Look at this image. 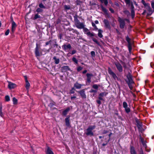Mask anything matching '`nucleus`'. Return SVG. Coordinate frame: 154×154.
I'll use <instances>...</instances> for the list:
<instances>
[{
    "instance_id": "7c9ffc66",
    "label": "nucleus",
    "mask_w": 154,
    "mask_h": 154,
    "mask_svg": "<svg viewBox=\"0 0 154 154\" xmlns=\"http://www.w3.org/2000/svg\"><path fill=\"white\" fill-rule=\"evenodd\" d=\"M120 62L121 63H122V65H123V66L124 68V71H125V69L127 68L126 64L125 63L123 62L122 60H120Z\"/></svg>"
},
{
    "instance_id": "b1692460",
    "label": "nucleus",
    "mask_w": 154,
    "mask_h": 154,
    "mask_svg": "<svg viewBox=\"0 0 154 154\" xmlns=\"http://www.w3.org/2000/svg\"><path fill=\"white\" fill-rule=\"evenodd\" d=\"M108 136H107L108 135H104L103 136V139H102V142L103 141H106V139H109V140H110V136L111 135H108Z\"/></svg>"
},
{
    "instance_id": "f8f14e48",
    "label": "nucleus",
    "mask_w": 154,
    "mask_h": 154,
    "mask_svg": "<svg viewBox=\"0 0 154 154\" xmlns=\"http://www.w3.org/2000/svg\"><path fill=\"white\" fill-rule=\"evenodd\" d=\"M140 136V141L141 142V143L143 145V146L145 147V149L147 147V146L146 143V140H145L142 137L141 135Z\"/></svg>"
},
{
    "instance_id": "49530a36",
    "label": "nucleus",
    "mask_w": 154,
    "mask_h": 154,
    "mask_svg": "<svg viewBox=\"0 0 154 154\" xmlns=\"http://www.w3.org/2000/svg\"><path fill=\"white\" fill-rule=\"evenodd\" d=\"M5 100L6 101H10V99L9 96L6 95L5 96Z\"/></svg>"
},
{
    "instance_id": "a18cd8bd",
    "label": "nucleus",
    "mask_w": 154,
    "mask_h": 154,
    "mask_svg": "<svg viewBox=\"0 0 154 154\" xmlns=\"http://www.w3.org/2000/svg\"><path fill=\"white\" fill-rule=\"evenodd\" d=\"M36 11L37 12H38V13L42 12H43V10L39 8H38L36 9Z\"/></svg>"
},
{
    "instance_id": "69168bd1",
    "label": "nucleus",
    "mask_w": 154,
    "mask_h": 154,
    "mask_svg": "<svg viewBox=\"0 0 154 154\" xmlns=\"http://www.w3.org/2000/svg\"><path fill=\"white\" fill-rule=\"evenodd\" d=\"M151 6H152V8L154 9V2H152Z\"/></svg>"
},
{
    "instance_id": "ea45409f",
    "label": "nucleus",
    "mask_w": 154,
    "mask_h": 154,
    "mask_svg": "<svg viewBox=\"0 0 154 154\" xmlns=\"http://www.w3.org/2000/svg\"><path fill=\"white\" fill-rule=\"evenodd\" d=\"M138 128L139 129V131L141 132V134H142L143 132L144 131V130L142 126H141L140 127H138Z\"/></svg>"
},
{
    "instance_id": "e433bc0d",
    "label": "nucleus",
    "mask_w": 154,
    "mask_h": 154,
    "mask_svg": "<svg viewBox=\"0 0 154 154\" xmlns=\"http://www.w3.org/2000/svg\"><path fill=\"white\" fill-rule=\"evenodd\" d=\"M86 34L88 36L90 37H93L94 36V34L93 33H91L90 32H88Z\"/></svg>"
},
{
    "instance_id": "13d9d810",
    "label": "nucleus",
    "mask_w": 154,
    "mask_h": 154,
    "mask_svg": "<svg viewBox=\"0 0 154 154\" xmlns=\"http://www.w3.org/2000/svg\"><path fill=\"white\" fill-rule=\"evenodd\" d=\"M90 92L91 93H96L97 92V91L93 90V89H91L90 91Z\"/></svg>"
},
{
    "instance_id": "20e7f679",
    "label": "nucleus",
    "mask_w": 154,
    "mask_h": 154,
    "mask_svg": "<svg viewBox=\"0 0 154 154\" xmlns=\"http://www.w3.org/2000/svg\"><path fill=\"white\" fill-rule=\"evenodd\" d=\"M96 128V126L95 125L93 126H90L87 129L86 135H93V133L92 131Z\"/></svg>"
},
{
    "instance_id": "2eb2a0df",
    "label": "nucleus",
    "mask_w": 154,
    "mask_h": 154,
    "mask_svg": "<svg viewBox=\"0 0 154 154\" xmlns=\"http://www.w3.org/2000/svg\"><path fill=\"white\" fill-rule=\"evenodd\" d=\"M8 88L9 89H13L16 87V84L9 81H8Z\"/></svg>"
},
{
    "instance_id": "f03ea898",
    "label": "nucleus",
    "mask_w": 154,
    "mask_h": 154,
    "mask_svg": "<svg viewBox=\"0 0 154 154\" xmlns=\"http://www.w3.org/2000/svg\"><path fill=\"white\" fill-rule=\"evenodd\" d=\"M141 2L144 5L145 8H146L148 11L149 14H147L148 16L151 15L152 13V10L149 4L148 3H146L144 0H142Z\"/></svg>"
},
{
    "instance_id": "a878e982",
    "label": "nucleus",
    "mask_w": 154,
    "mask_h": 154,
    "mask_svg": "<svg viewBox=\"0 0 154 154\" xmlns=\"http://www.w3.org/2000/svg\"><path fill=\"white\" fill-rule=\"evenodd\" d=\"M53 59V60H54V62L55 64H57L59 63V59L58 58H57L56 57L54 56V57Z\"/></svg>"
},
{
    "instance_id": "5701e85b",
    "label": "nucleus",
    "mask_w": 154,
    "mask_h": 154,
    "mask_svg": "<svg viewBox=\"0 0 154 154\" xmlns=\"http://www.w3.org/2000/svg\"><path fill=\"white\" fill-rule=\"evenodd\" d=\"M109 141V139H106V141H104L103 142H102V140L101 141V143H102V146H106L108 143Z\"/></svg>"
},
{
    "instance_id": "338daca9",
    "label": "nucleus",
    "mask_w": 154,
    "mask_h": 154,
    "mask_svg": "<svg viewBox=\"0 0 154 154\" xmlns=\"http://www.w3.org/2000/svg\"><path fill=\"white\" fill-rule=\"evenodd\" d=\"M74 92H74V91H73V90H71L70 91L69 93L70 94H74Z\"/></svg>"
},
{
    "instance_id": "473e14b6",
    "label": "nucleus",
    "mask_w": 154,
    "mask_h": 154,
    "mask_svg": "<svg viewBox=\"0 0 154 154\" xmlns=\"http://www.w3.org/2000/svg\"><path fill=\"white\" fill-rule=\"evenodd\" d=\"M108 94V93L107 92H104L100 93L99 94V96L102 97H103L104 96H106Z\"/></svg>"
},
{
    "instance_id": "a211bd4d",
    "label": "nucleus",
    "mask_w": 154,
    "mask_h": 154,
    "mask_svg": "<svg viewBox=\"0 0 154 154\" xmlns=\"http://www.w3.org/2000/svg\"><path fill=\"white\" fill-rule=\"evenodd\" d=\"M87 77V80L89 83L91 82V77L93 76V75L91 73H87L86 74Z\"/></svg>"
},
{
    "instance_id": "f704fd0d",
    "label": "nucleus",
    "mask_w": 154,
    "mask_h": 154,
    "mask_svg": "<svg viewBox=\"0 0 154 154\" xmlns=\"http://www.w3.org/2000/svg\"><path fill=\"white\" fill-rule=\"evenodd\" d=\"M127 83L128 84V85L129 88H130V89L131 90H132L133 88V87L132 85V84H134V83Z\"/></svg>"
},
{
    "instance_id": "8fccbe9b",
    "label": "nucleus",
    "mask_w": 154,
    "mask_h": 154,
    "mask_svg": "<svg viewBox=\"0 0 154 154\" xmlns=\"http://www.w3.org/2000/svg\"><path fill=\"white\" fill-rule=\"evenodd\" d=\"M92 26L95 29L97 30L98 29L95 24L94 22H92Z\"/></svg>"
},
{
    "instance_id": "603ef678",
    "label": "nucleus",
    "mask_w": 154,
    "mask_h": 154,
    "mask_svg": "<svg viewBox=\"0 0 154 154\" xmlns=\"http://www.w3.org/2000/svg\"><path fill=\"white\" fill-rule=\"evenodd\" d=\"M92 87L94 89H97L98 88V85H97L94 84L93 85Z\"/></svg>"
},
{
    "instance_id": "4468645a",
    "label": "nucleus",
    "mask_w": 154,
    "mask_h": 154,
    "mask_svg": "<svg viewBox=\"0 0 154 154\" xmlns=\"http://www.w3.org/2000/svg\"><path fill=\"white\" fill-rule=\"evenodd\" d=\"M17 26V25L15 22L13 21L12 23V28L11 32V34H13L14 33Z\"/></svg>"
},
{
    "instance_id": "09e8293b",
    "label": "nucleus",
    "mask_w": 154,
    "mask_h": 154,
    "mask_svg": "<svg viewBox=\"0 0 154 154\" xmlns=\"http://www.w3.org/2000/svg\"><path fill=\"white\" fill-rule=\"evenodd\" d=\"M72 60L76 64L78 63V61L75 57H73L72 59Z\"/></svg>"
},
{
    "instance_id": "58836bf2",
    "label": "nucleus",
    "mask_w": 154,
    "mask_h": 154,
    "mask_svg": "<svg viewBox=\"0 0 154 154\" xmlns=\"http://www.w3.org/2000/svg\"><path fill=\"white\" fill-rule=\"evenodd\" d=\"M92 39L93 41L95 42L96 44H97V45H100L99 42L97 41V40L96 38H92Z\"/></svg>"
},
{
    "instance_id": "3c124183",
    "label": "nucleus",
    "mask_w": 154,
    "mask_h": 154,
    "mask_svg": "<svg viewBox=\"0 0 154 154\" xmlns=\"http://www.w3.org/2000/svg\"><path fill=\"white\" fill-rule=\"evenodd\" d=\"M2 107H0V116L2 117H3V114L2 111Z\"/></svg>"
},
{
    "instance_id": "5fc2aeb1",
    "label": "nucleus",
    "mask_w": 154,
    "mask_h": 154,
    "mask_svg": "<svg viewBox=\"0 0 154 154\" xmlns=\"http://www.w3.org/2000/svg\"><path fill=\"white\" fill-rule=\"evenodd\" d=\"M91 55L92 57H94L95 56V52L94 51H91Z\"/></svg>"
},
{
    "instance_id": "f257e3e1",
    "label": "nucleus",
    "mask_w": 154,
    "mask_h": 154,
    "mask_svg": "<svg viewBox=\"0 0 154 154\" xmlns=\"http://www.w3.org/2000/svg\"><path fill=\"white\" fill-rule=\"evenodd\" d=\"M74 22L76 26L78 29H81L85 26L84 23H80L78 19V16L76 15L74 16Z\"/></svg>"
},
{
    "instance_id": "ddd939ff",
    "label": "nucleus",
    "mask_w": 154,
    "mask_h": 154,
    "mask_svg": "<svg viewBox=\"0 0 154 154\" xmlns=\"http://www.w3.org/2000/svg\"><path fill=\"white\" fill-rule=\"evenodd\" d=\"M80 95V96L83 98H86V96L85 93V89H82L80 91H77Z\"/></svg>"
},
{
    "instance_id": "dca6fc26",
    "label": "nucleus",
    "mask_w": 154,
    "mask_h": 154,
    "mask_svg": "<svg viewBox=\"0 0 154 154\" xmlns=\"http://www.w3.org/2000/svg\"><path fill=\"white\" fill-rule=\"evenodd\" d=\"M70 70V69L68 66H63L61 68V71L62 72H65L67 71Z\"/></svg>"
},
{
    "instance_id": "864d4df0",
    "label": "nucleus",
    "mask_w": 154,
    "mask_h": 154,
    "mask_svg": "<svg viewBox=\"0 0 154 154\" xmlns=\"http://www.w3.org/2000/svg\"><path fill=\"white\" fill-rule=\"evenodd\" d=\"M83 69V68L80 66L78 67L77 68V71L78 72H79Z\"/></svg>"
},
{
    "instance_id": "0eeeda50",
    "label": "nucleus",
    "mask_w": 154,
    "mask_h": 154,
    "mask_svg": "<svg viewBox=\"0 0 154 154\" xmlns=\"http://www.w3.org/2000/svg\"><path fill=\"white\" fill-rule=\"evenodd\" d=\"M114 63L118 71L120 72H122L123 68L121 65L118 62H115Z\"/></svg>"
},
{
    "instance_id": "6e6552de",
    "label": "nucleus",
    "mask_w": 154,
    "mask_h": 154,
    "mask_svg": "<svg viewBox=\"0 0 154 154\" xmlns=\"http://www.w3.org/2000/svg\"><path fill=\"white\" fill-rule=\"evenodd\" d=\"M123 107L125 108V112L128 113L130 111V108L128 107V105L127 103L125 102H124L123 103Z\"/></svg>"
},
{
    "instance_id": "393cba45",
    "label": "nucleus",
    "mask_w": 154,
    "mask_h": 154,
    "mask_svg": "<svg viewBox=\"0 0 154 154\" xmlns=\"http://www.w3.org/2000/svg\"><path fill=\"white\" fill-rule=\"evenodd\" d=\"M70 110V108L69 107H68L66 108L65 110H64L63 112V116H66L67 113V112Z\"/></svg>"
},
{
    "instance_id": "412c9836",
    "label": "nucleus",
    "mask_w": 154,
    "mask_h": 154,
    "mask_svg": "<svg viewBox=\"0 0 154 154\" xmlns=\"http://www.w3.org/2000/svg\"><path fill=\"white\" fill-rule=\"evenodd\" d=\"M71 46L70 44H68L67 45H64L62 46V48L65 50H66L67 49H70L71 48Z\"/></svg>"
},
{
    "instance_id": "423d86ee",
    "label": "nucleus",
    "mask_w": 154,
    "mask_h": 154,
    "mask_svg": "<svg viewBox=\"0 0 154 154\" xmlns=\"http://www.w3.org/2000/svg\"><path fill=\"white\" fill-rule=\"evenodd\" d=\"M108 71L109 73L112 76L115 80H118L117 76L110 68H109Z\"/></svg>"
},
{
    "instance_id": "9d476101",
    "label": "nucleus",
    "mask_w": 154,
    "mask_h": 154,
    "mask_svg": "<svg viewBox=\"0 0 154 154\" xmlns=\"http://www.w3.org/2000/svg\"><path fill=\"white\" fill-rule=\"evenodd\" d=\"M126 76L128 79V81H126L127 83H134V82L132 80V76L130 72H128Z\"/></svg>"
},
{
    "instance_id": "a19ab883",
    "label": "nucleus",
    "mask_w": 154,
    "mask_h": 154,
    "mask_svg": "<svg viewBox=\"0 0 154 154\" xmlns=\"http://www.w3.org/2000/svg\"><path fill=\"white\" fill-rule=\"evenodd\" d=\"M40 16L38 14H35V17L33 18L34 20H35L38 18H40Z\"/></svg>"
},
{
    "instance_id": "6e6d98bb",
    "label": "nucleus",
    "mask_w": 154,
    "mask_h": 154,
    "mask_svg": "<svg viewBox=\"0 0 154 154\" xmlns=\"http://www.w3.org/2000/svg\"><path fill=\"white\" fill-rule=\"evenodd\" d=\"M103 2L104 4L105 5L107 6L108 4V0H103Z\"/></svg>"
},
{
    "instance_id": "f3484780",
    "label": "nucleus",
    "mask_w": 154,
    "mask_h": 154,
    "mask_svg": "<svg viewBox=\"0 0 154 154\" xmlns=\"http://www.w3.org/2000/svg\"><path fill=\"white\" fill-rule=\"evenodd\" d=\"M46 154H54L52 150V149L49 147L48 146L47 149L45 150Z\"/></svg>"
},
{
    "instance_id": "7ed1b4c3",
    "label": "nucleus",
    "mask_w": 154,
    "mask_h": 154,
    "mask_svg": "<svg viewBox=\"0 0 154 154\" xmlns=\"http://www.w3.org/2000/svg\"><path fill=\"white\" fill-rule=\"evenodd\" d=\"M139 152L140 154H144L143 150L142 148L140 149ZM130 154H137L134 147L131 145H130Z\"/></svg>"
},
{
    "instance_id": "79ce46f5",
    "label": "nucleus",
    "mask_w": 154,
    "mask_h": 154,
    "mask_svg": "<svg viewBox=\"0 0 154 154\" xmlns=\"http://www.w3.org/2000/svg\"><path fill=\"white\" fill-rule=\"evenodd\" d=\"M13 103L14 104H16L17 103V100L15 97H14L13 99Z\"/></svg>"
},
{
    "instance_id": "0e129e2a",
    "label": "nucleus",
    "mask_w": 154,
    "mask_h": 154,
    "mask_svg": "<svg viewBox=\"0 0 154 154\" xmlns=\"http://www.w3.org/2000/svg\"><path fill=\"white\" fill-rule=\"evenodd\" d=\"M61 22L60 20V19H58L57 21V24H58L60 23Z\"/></svg>"
},
{
    "instance_id": "de8ad7c7",
    "label": "nucleus",
    "mask_w": 154,
    "mask_h": 154,
    "mask_svg": "<svg viewBox=\"0 0 154 154\" xmlns=\"http://www.w3.org/2000/svg\"><path fill=\"white\" fill-rule=\"evenodd\" d=\"M82 29H83V31L85 32V34L87 32H89V30L86 28L84 26L83 28H82Z\"/></svg>"
},
{
    "instance_id": "39448f33",
    "label": "nucleus",
    "mask_w": 154,
    "mask_h": 154,
    "mask_svg": "<svg viewBox=\"0 0 154 154\" xmlns=\"http://www.w3.org/2000/svg\"><path fill=\"white\" fill-rule=\"evenodd\" d=\"M128 20L126 19H121L120 17L118 18V21L119 23V26L120 28L123 29L125 26V20Z\"/></svg>"
},
{
    "instance_id": "bb28decb",
    "label": "nucleus",
    "mask_w": 154,
    "mask_h": 154,
    "mask_svg": "<svg viewBox=\"0 0 154 154\" xmlns=\"http://www.w3.org/2000/svg\"><path fill=\"white\" fill-rule=\"evenodd\" d=\"M98 36L100 38H101L103 37L102 33L103 32V31L101 29H99L98 30Z\"/></svg>"
},
{
    "instance_id": "c03bdc74",
    "label": "nucleus",
    "mask_w": 154,
    "mask_h": 154,
    "mask_svg": "<svg viewBox=\"0 0 154 154\" xmlns=\"http://www.w3.org/2000/svg\"><path fill=\"white\" fill-rule=\"evenodd\" d=\"M128 48L129 52H131L132 50V44L130 45H128Z\"/></svg>"
},
{
    "instance_id": "774afa93",
    "label": "nucleus",
    "mask_w": 154,
    "mask_h": 154,
    "mask_svg": "<svg viewBox=\"0 0 154 154\" xmlns=\"http://www.w3.org/2000/svg\"><path fill=\"white\" fill-rule=\"evenodd\" d=\"M76 52V51L75 50H73L72 51V54H75Z\"/></svg>"
},
{
    "instance_id": "4c0bfd02",
    "label": "nucleus",
    "mask_w": 154,
    "mask_h": 154,
    "mask_svg": "<svg viewBox=\"0 0 154 154\" xmlns=\"http://www.w3.org/2000/svg\"><path fill=\"white\" fill-rule=\"evenodd\" d=\"M39 7L41 8L45 9L46 7L43 5L42 3H41L39 4Z\"/></svg>"
},
{
    "instance_id": "bf43d9fd",
    "label": "nucleus",
    "mask_w": 154,
    "mask_h": 154,
    "mask_svg": "<svg viewBox=\"0 0 154 154\" xmlns=\"http://www.w3.org/2000/svg\"><path fill=\"white\" fill-rule=\"evenodd\" d=\"M109 10L112 13H114V10L111 8H109Z\"/></svg>"
},
{
    "instance_id": "9b49d317",
    "label": "nucleus",
    "mask_w": 154,
    "mask_h": 154,
    "mask_svg": "<svg viewBox=\"0 0 154 154\" xmlns=\"http://www.w3.org/2000/svg\"><path fill=\"white\" fill-rule=\"evenodd\" d=\"M103 22L105 24V26L106 28L108 29L109 30L111 29V26L108 20L107 19H104Z\"/></svg>"
},
{
    "instance_id": "6ab92c4d",
    "label": "nucleus",
    "mask_w": 154,
    "mask_h": 154,
    "mask_svg": "<svg viewBox=\"0 0 154 154\" xmlns=\"http://www.w3.org/2000/svg\"><path fill=\"white\" fill-rule=\"evenodd\" d=\"M70 116H68L65 119V124L66 126L69 127L70 126Z\"/></svg>"
},
{
    "instance_id": "c756f323",
    "label": "nucleus",
    "mask_w": 154,
    "mask_h": 154,
    "mask_svg": "<svg viewBox=\"0 0 154 154\" xmlns=\"http://www.w3.org/2000/svg\"><path fill=\"white\" fill-rule=\"evenodd\" d=\"M136 122L137 123V125L138 127H140L141 126H142V122L139 120H136Z\"/></svg>"
},
{
    "instance_id": "2f4dec72",
    "label": "nucleus",
    "mask_w": 154,
    "mask_h": 154,
    "mask_svg": "<svg viewBox=\"0 0 154 154\" xmlns=\"http://www.w3.org/2000/svg\"><path fill=\"white\" fill-rule=\"evenodd\" d=\"M30 86V85L28 81V80H27L26 82L25 87L26 88L27 90H28Z\"/></svg>"
},
{
    "instance_id": "052dcab7",
    "label": "nucleus",
    "mask_w": 154,
    "mask_h": 154,
    "mask_svg": "<svg viewBox=\"0 0 154 154\" xmlns=\"http://www.w3.org/2000/svg\"><path fill=\"white\" fill-rule=\"evenodd\" d=\"M51 40H50L49 41H48V42H46V43H45L46 45H48L49 44L51 43Z\"/></svg>"
},
{
    "instance_id": "680f3d73",
    "label": "nucleus",
    "mask_w": 154,
    "mask_h": 154,
    "mask_svg": "<svg viewBox=\"0 0 154 154\" xmlns=\"http://www.w3.org/2000/svg\"><path fill=\"white\" fill-rule=\"evenodd\" d=\"M100 100H96V102L99 105L101 104V102Z\"/></svg>"
},
{
    "instance_id": "37998d69",
    "label": "nucleus",
    "mask_w": 154,
    "mask_h": 154,
    "mask_svg": "<svg viewBox=\"0 0 154 154\" xmlns=\"http://www.w3.org/2000/svg\"><path fill=\"white\" fill-rule=\"evenodd\" d=\"M125 2L127 5H131V2L130 0H125Z\"/></svg>"
},
{
    "instance_id": "1a4fd4ad",
    "label": "nucleus",
    "mask_w": 154,
    "mask_h": 154,
    "mask_svg": "<svg viewBox=\"0 0 154 154\" xmlns=\"http://www.w3.org/2000/svg\"><path fill=\"white\" fill-rule=\"evenodd\" d=\"M130 5L131 7V15L132 18L133 19L135 16V11L134 7L132 2H131Z\"/></svg>"
},
{
    "instance_id": "c85d7f7f",
    "label": "nucleus",
    "mask_w": 154,
    "mask_h": 154,
    "mask_svg": "<svg viewBox=\"0 0 154 154\" xmlns=\"http://www.w3.org/2000/svg\"><path fill=\"white\" fill-rule=\"evenodd\" d=\"M126 40L128 43V45L132 44L131 42V39L129 38L128 35L126 36Z\"/></svg>"
},
{
    "instance_id": "72a5a7b5",
    "label": "nucleus",
    "mask_w": 154,
    "mask_h": 154,
    "mask_svg": "<svg viewBox=\"0 0 154 154\" xmlns=\"http://www.w3.org/2000/svg\"><path fill=\"white\" fill-rule=\"evenodd\" d=\"M123 13L125 14L127 17H128L130 15V13L129 11L125 10L123 11Z\"/></svg>"
},
{
    "instance_id": "c9c22d12",
    "label": "nucleus",
    "mask_w": 154,
    "mask_h": 154,
    "mask_svg": "<svg viewBox=\"0 0 154 154\" xmlns=\"http://www.w3.org/2000/svg\"><path fill=\"white\" fill-rule=\"evenodd\" d=\"M64 7L65 10H69L71 8L70 6L69 5H65L64 6Z\"/></svg>"
},
{
    "instance_id": "4be33fe9",
    "label": "nucleus",
    "mask_w": 154,
    "mask_h": 154,
    "mask_svg": "<svg viewBox=\"0 0 154 154\" xmlns=\"http://www.w3.org/2000/svg\"><path fill=\"white\" fill-rule=\"evenodd\" d=\"M82 86V85L79 84L77 82H76L74 84V87H75L77 89H80L81 88Z\"/></svg>"
},
{
    "instance_id": "e2e57ef3",
    "label": "nucleus",
    "mask_w": 154,
    "mask_h": 154,
    "mask_svg": "<svg viewBox=\"0 0 154 154\" xmlns=\"http://www.w3.org/2000/svg\"><path fill=\"white\" fill-rule=\"evenodd\" d=\"M98 99L100 100H103V97L100 96H99L98 97Z\"/></svg>"
},
{
    "instance_id": "cd10ccee",
    "label": "nucleus",
    "mask_w": 154,
    "mask_h": 154,
    "mask_svg": "<svg viewBox=\"0 0 154 154\" xmlns=\"http://www.w3.org/2000/svg\"><path fill=\"white\" fill-rule=\"evenodd\" d=\"M101 8L102 9V11L104 13L106 14H108V10L104 7H103V6H101Z\"/></svg>"
},
{
    "instance_id": "aec40b11",
    "label": "nucleus",
    "mask_w": 154,
    "mask_h": 154,
    "mask_svg": "<svg viewBox=\"0 0 154 154\" xmlns=\"http://www.w3.org/2000/svg\"><path fill=\"white\" fill-rule=\"evenodd\" d=\"M39 48L38 46V44H36V47L35 48V53L36 56H40L39 51Z\"/></svg>"
},
{
    "instance_id": "4d7b16f0",
    "label": "nucleus",
    "mask_w": 154,
    "mask_h": 154,
    "mask_svg": "<svg viewBox=\"0 0 154 154\" xmlns=\"http://www.w3.org/2000/svg\"><path fill=\"white\" fill-rule=\"evenodd\" d=\"M9 32H10L9 29H8L7 30V31L5 32V35H8Z\"/></svg>"
}]
</instances>
